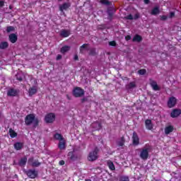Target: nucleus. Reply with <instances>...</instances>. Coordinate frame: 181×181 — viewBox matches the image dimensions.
<instances>
[{"mask_svg":"<svg viewBox=\"0 0 181 181\" xmlns=\"http://www.w3.org/2000/svg\"><path fill=\"white\" fill-rule=\"evenodd\" d=\"M174 16H175V12H170L169 18H174Z\"/></svg>","mask_w":181,"mask_h":181,"instance_id":"nucleus-48","label":"nucleus"},{"mask_svg":"<svg viewBox=\"0 0 181 181\" xmlns=\"http://www.w3.org/2000/svg\"><path fill=\"white\" fill-rule=\"evenodd\" d=\"M16 80L18 81H23V77H22L19 74L16 75Z\"/></svg>","mask_w":181,"mask_h":181,"instance_id":"nucleus-41","label":"nucleus"},{"mask_svg":"<svg viewBox=\"0 0 181 181\" xmlns=\"http://www.w3.org/2000/svg\"><path fill=\"white\" fill-rule=\"evenodd\" d=\"M54 139H56V141H64V137H63V135H62V134H59V133H56L55 134H54Z\"/></svg>","mask_w":181,"mask_h":181,"instance_id":"nucleus-21","label":"nucleus"},{"mask_svg":"<svg viewBox=\"0 0 181 181\" xmlns=\"http://www.w3.org/2000/svg\"><path fill=\"white\" fill-rule=\"evenodd\" d=\"M132 40H133V42H138V43H139V42H142V36H141L139 35H136L133 37Z\"/></svg>","mask_w":181,"mask_h":181,"instance_id":"nucleus-29","label":"nucleus"},{"mask_svg":"<svg viewBox=\"0 0 181 181\" xmlns=\"http://www.w3.org/2000/svg\"><path fill=\"white\" fill-rule=\"evenodd\" d=\"M159 13V8L155 7L151 11V15H158Z\"/></svg>","mask_w":181,"mask_h":181,"instance_id":"nucleus-36","label":"nucleus"},{"mask_svg":"<svg viewBox=\"0 0 181 181\" xmlns=\"http://www.w3.org/2000/svg\"><path fill=\"white\" fill-rule=\"evenodd\" d=\"M91 128L94 129V131H100L103 128L101 123L99 122H94L90 125Z\"/></svg>","mask_w":181,"mask_h":181,"instance_id":"nucleus-13","label":"nucleus"},{"mask_svg":"<svg viewBox=\"0 0 181 181\" xmlns=\"http://www.w3.org/2000/svg\"><path fill=\"white\" fill-rule=\"evenodd\" d=\"M14 148L16 151H21V149L23 148V143L16 142V144H14Z\"/></svg>","mask_w":181,"mask_h":181,"instance_id":"nucleus-26","label":"nucleus"},{"mask_svg":"<svg viewBox=\"0 0 181 181\" xmlns=\"http://www.w3.org/2000/svg\"><path fill=\"white\" fill-rule=\"evenodd\" d=\"M58 148L60 151H64V149H66V141L64 139L59 141L58 144Z\"/></svg>","mask_w":181,"mask_h":181,"instance_id":"nucleus-23","label":"nucleus"},{"mask_svg":"<svg viewBox=\"0 0 181 181\" xmlns=\"http://www.w3.org/2000/svg\"><path fill=\"white\" fill-rule=\"evenodd\" d=\"M119 181H129V176H121L119 177Z\"/></svg>","mask_w":181,"mask_h":181,"instance_id":"nucleus-38","label":"nucleus"},{"mask_svg":"<svg viewBox=\"0 0 181 181\" xmlns=\"http://www.w3.org/2000/svg\"><path fill=\"white\" fill-rule=\"evenodd\" d=\"M181 114L180 109H174L170 113L171 118H177Z\"/></svg>","mask_w":181,"mask_h":181,"instance_id":"nucleus-15","label":"nucleus"},{"mask_svg":"<svg viewBox=\"0 0 181 181\" xmlns=\"http://www.w3.org/2000/svg\"><path fill=\"white\" fill-rule=\"evenodd\" d=\"M125 18L128 21H133V19H134V16H132V14H129L127 16H126Z\"/></svg>","mask_w":181,"mask_h":181,"instance_id":"nucleus-42","label":"nucleus"},{"mask_svg":"<svg viewBox=\"0 0 181 181\" xmlns=\"http://www.w3.org/2000/svg\"><path fill=\"white\" fill-rule=\"evenodd\" d=\"M149 2H150L149 0H144V4H146V5H148Z\"/></svg>","mask_w":181,"mask_h":181,"instance_id":"nucleus-52","label":"nucleus"},{"mask_svg":"<svg viewBox=\"0 0 181 181\" xmlns=\"http://www.w3.org/2000/svg\"><path fill=\"white\" fill-rule=\"evenodd\" d=\"M28 164H30V166H33V168H38V166H40L41 165L39 160H35L33 157L28 158Z\"/></svg>","mask_w":181,"mask_h":181,"instance_id":"nucleus-8","label":"nucleus"},{"mask_svg":"<svg viewBox=\"0 0 181 181\" xmlns=\"http://www.w3.org/2000/svg\"><path fill=\"white\" fill-rule=\"evenodd\" d=\"M8 132L11 138H16V136H18V133H16V131L12 129H9Z\"/></svg>","mask_w":181,"mask_h":181,"instance_id":"nucleus-28","label":"nucleus"},{"mask_svg":"<svg viewBox=\"0 0 181 181\" xmlns=\"http://www.w3.org/2000/svg\"><path fill=\"white\" fill-rule=\"evenodd\" d=\"M71 35L69 30H62L60 32L61 37H69Z\"/></svg>","mask_w":181,"mask_h":181,"instance_id":"nucleus-18","label":"nucleus"},{"mask_svg":"<svg viewBox=\"0 0 181 181\" xmlns=\"http://www.w3.org/2000/svg\"><path fill=\"white\" fill-rule=\"evenodd\" d=\"M144 124L146 129H148V131H152V129H153V124H152L151 119H146Z\"/></svg>","mask_w":181,"mask_h":181,"instance_id":"nucleus-12","label":"nucleus"},{"mask_svg":"<svg viewBox=\"0 0 181 181\" xmlns=\"http://www.w3.org/2000/svg\"><path fill=\"white\" fill-rule=\"evenodd\" d=\"M98 148L95 147L93 151H90L88 156L89 162H94L98 159Z\"/></svg>","mask_w":181,"mask_h":181,"instance_id":"nucleus-2","label":"nucleus"},{"mask_svg":"<svg viewBox=\"0 0 181 181\" xmlns=\"http://www.w3.org/2000/svg\"><path fill=\"white\" fill-rule=\"evenodd\" d=\"M62 55L61 54H58L57 56V58H56V60H62Z\"/></svg>","mask_w":181,"mask_h":181,"instance_id":"nucleus-50","label":"nucleus"},{"mask_svg":"<svg viewBox=\"0 0 181 181\" xmlns=\"http://www.w3.org/2000/svg\"><path fill=\"white\" fill-rule=\"evenodd\" d=\"M81 102L82 103V104H83V103H91V96H86L83 98L81 100Z\"/></svg>","mask_w":181,"mask_h":181,"instance_id":"nucleus-30","label":"nucleus"},{"mask_svg":"<svg viewBox=\"0 0 181 181\" xmlns=\"http://www.w3.org/2000/svg\"><path fill=\"white\" fill-rule=\"evenodd\" d=\"M8 47H9V44L8 43V42H1L0 43V49L1 50H4V49H8Z\"/></svg>","mask_w":181,"mask_h":181,"instance_id":"nucleus-27","label":"nucleus"},{"mask_svg":"<svg viewBox=\"0 0 181 181\" xmlns=\"http://www.w3.org/2000/svg\"><path fill=\"white\" fill-rule=\"evenodd\" d=\"M8 40L11 43H16L18 42V35L15 33H11L8 35Z\"/></svg>","mask_w":181,"mask_h":181,"instance_id":"nucleus-16","label":"nucleus"},{"mask_svg":"<svg viewBox=\"0 0 181 181\" xmlns=\"http://www.w3.org/2000/svg\"><path fill=\"white\" fill-rule=\"evenodd\" d=\"M87 46H88V44H83V45H81L79 48L80 53H83V51L84 50V49H86V50H88V48L87 47Z\"/></svg>","mask_w":181,"mask_h":181,"instance_id":"nucleus-33","label":"nucleus"},{"mask_svg":"<svg viewBox=\"0 0 181 181\" xmlns=\"http://www.w3.org/2000/svg\"><path fill=\"white\" fill-rule=\"evenodd\" d=\"M56 119V115L54 113H48L45 117V121L47 124H52Z\"/></svg>","mask_w":181,"mask_h":181,"instance_id":"nucleus-6","label":"nucleus"},{"mask_svg":"<svg viewBox=\"0 0 181 181\" xmlns=\"http://www.w3.org/2000/svg\"><path fill=\"white\" fill-rule=\"evenodd\" d=\"M170 132H173V126L170 125L165 128V135H169Z\"/></svg>","mask_w":181,"mask_h":181,"instance_id":"nucleus-25","label":"nucleus"},{"mask_svg":"<svg viewBox=\"0 0 181 181\" xmlns=\"http://www.w3.org/2000/svg\"><path fill=\"white\" fill-rule=\"evenodd\" d=\"M150 85L152 87L153 90H154V91H159V90H160L159 86H158V83H156V81H151L150 82Z\"/></svg>","mask_w":181,"mask_h":181,"instance_id":"nucleus-19","label":"nucleus"},{"mask_svg":"<svg viewBox=\"0 0 181 181\" xmlns=\"http://www.w3.org/2000/svg\"><path fill=\"white\" fill-rule=\"evenodd\" d=\"M177 103V99H176V98L172 96L170 97L168 103H167V105L168 107V108H173V107H175V105H176Z\"/></svg>","mask_w":181,"mask_h":181,"instance_id":"nucleus-7","label":"nucleus"},{"mask_svg":"<svg viewBox=\"0 0 181 181\" xmlns=\"http://www.w3.org/2000/svg\"><path fill=\"white\" fill-rule=\"evenodd\" d=\"M100 3L103 4V5H107V6L111 5V1L108 0H100Z\"/></svg>","mask_w":181,"mask_h":181,"instance_id":"nucleus-39","label":"nucleus"},{"mask_svg":"<svg viewBox=\"0 0 181 181\" xmlns=\"http://www.w3.org/2000/svg\"><path fill=\"white\" fill-rule=\"evenodd\" d=\"M27 162H28V158L23 157L20 159L18 162V165L21 167L26 166Z\"/></svg>","mask_w":181,"mask_h":181,"instance_id":"nucleus-22","label":"nucleus"},{"mask_svg":"<svg viewBox=\"0 0 181 181\" xmlns=\"http://www.w3.org/2000/svg\"><path fill=\"white\" fill-rule=\"evenodd\" d=\"M37 93V88L36 86H33L29 88L28 90V94L30 97H32L33 95H35Z\"/></svg>","mask_w":181,"mask_h":181,"instance_id":"nucleus-20","label":"nucleus"},{"mask_svg":"<svg viewBox=\"0 0 181 181\" xmlns=\"http://www.w3.org/2000/svg\"><path fill=\"white\" fill-rule=\"evenodd\" d=\"M66 98H67L68 100H71V98H70V96H69V95H66Z\"/></svg>","mask_w":181,"mask_h":181,"instance_id":"nucleus-53","label":"nucleus"},{"mask_svg":"<svg viewBox=\"0 0 181 181\" xmlns=\"http://www.w3.org/2000/svg\"><path fill=\"white\" fill-rule=\"evenodd\" d=\"M7 95L8 97H16V95H18V90L13 88H11L8 90Z\"/></svg>","mask_w":181,"mask_h":181,"instance_id":"nucleus-17","label":"nucleus"},{"mask_svg":"<svg viewBox=\"0 0 181 181\" xmlns=\"http://www.w3.org/2000/svg\"><path fill=\"white\" fill-rule=\"evenodd\" d=\"M134 87H136V85L135 84V82H130L127 86V88H129V90H131V88H134Z\"/></svg>","mask_w":181,"mask_h":181,"instance_id":"nucleus-35","label":"nucleus"},{"mask_svg":"<svg viewBox=\"0 0 181 181\" xmlns=\"http://www.w3.org/2000/svg\"><path fill=\"white\" fill-rule=\"evenodd\" d=\"M109 45H110V46H113V47H115V46H117V42H115V41H110V42H109Z\"/></svg>","mask_w":181,"mask_h":181,"instance_id":"nucleus-43","label":"nucleus"},{"mask_svg":"<svg viewBox=\"0 0 181 181\" xmlns=\"http://www.w3.org/2000/svg\"><path fill=\"white\" fill-rule=\"evenodd\" d=\"M168 20V16H160V21H167Z\"/></svg>","mask_w":181,"mask_h":181,"instance_id":"nucleus-44","label":"nucleus"},{"mask_svg":"<svg viewBox=\"0 0 181 181\" xmlns=\"http://www.w3.org/2000/svg\"><path fill=\"white\" fill-rule=\"evenodd\" d=\"M70 6H71V4H70L69 2H65V3L59 5V9L60 12H64V11H67V9H69V8H70Z\"/></svg>","mask_w":181,"mask_h":181,"instance_id":"nucleus-11","label":"nucleus"},{"mask_svg":"<svg viewBox=\"0 0 181 181\" xmlns=\"http://www.w3.org/2000/svg\"><path fill=\"white\" fill-rule=\"evenodd\" d=\"M74 60H75V61L78 60V56L77 54H76V55L74 56Z\"/></svg>","mask_w":181,"mask_h":181,"instance_id":"nucleus-51","label":"nucleus"},{"mask_svg":"<svg viewBox=\"0 0 181 181\" xmlns=\"http://www.w3.org/2000/svg\"><path fill=\"white\" fill-rule=\"evenodd\" d=\"M25 124L27 127L33 124V127H39V119L36 118L35 114H29L25 117Z\"/></svg>","mask_w":181,"mask_h":181,"instance_id":"nucleus-1","label":"nucleus"},{"mask_svg":"<svg viewBox=\"0 0 181 181\" xmlns=\"http://www.w3.org/2000/svg\"><path fill=\"white\" fill-rule=\"evenodd\" d=\"M5 6V1H0V8Z\"/></svg>","mask_w":181,"mask_h":181,"instance_id":"nucleus-45","label":"nucleus"},{"mask_svg":"<svg viewBox=\"0 0 181 181\" xmlns=\"http://www.w3.org/2000/svg\"><path fill=\"white\" fill-rule=\"evenodd\" d=\"M118 146H124L125 145V137L122 136L120 141L117 142Z\"/></svg>","mask_w":181,"mask_h":181,"instance_id":"nucleus-31","label":"nucleus"},{"mask_svg":"<svg viewBox=\"0 0 181 181\" xmlns=\"http://www.w3.org/2000/svg\"><path fill=\"white\" fill-rule=\"evenodd\" d=\"M139 156L143 160H146L148 158H149V148H142L140 152Z\"/></svg>","mask_w":181,"mask_h":181,"instance_id":"nucleus-4","label":"nucleus"},{"mask_svg":"<svg viewBox=\"0 0 181 181\" xmlns=\"http://www.w3.org/2000/svg\"><path fill=\"white\" fill-rule=\"evenodd\" d=\"M85 181H91V180H86Z\"/></svg>","mask_w":181,"mask_h":181,"instance_id":"nucleus-54","label":"nucleus"},{"mask_svg":"<svg viewBox=\"0 0 181 181\" xmlns=\"http://www.w3.org/2000/svg\"><path fill=\"white\" fill-rule=\"evenodd\" d=\"M107 165L110 170H115V165H114V163H112V161H107Z\"/></svg>","mask_w":181,"mask_h":181,"instance_id":"nucleus-32","label":"nucleus"},{"mask_svg":"<svg viewBox=\"0 0 181 181\" xmlns=\"http://www.w3.org/2000/svg\"><path fill=\"white\" fill-rule=\"evenodd\" d=\"M133 19H134L136 21V19H139V13H136L134 15V17L133 18Z\"/></svg>","mask_w":181,"mask_h":181,"instance_id":"nucleus-46","label":"nucleus"},{"mask_svg":"<svg viewBox=\"0 0 181 181\" xmlns=\"http://www.w3.org/2000/svg\"><path fill=\"white\" fill-rule=\"evenodd\" d=\"M25 175H27L30 179H36L39 175V172L36 170H28L25 171Z\"/></svg>","mask_w":181,"mask_h":181,"instance_id":"nucleus-5","label":"nucleus"},{"mask_svg":"<svg viewBox=\"0 0 181 181\" xmlns=\"http://www.w3.org/2000/svg\"><path fill=\"white\" fill-rule=\"evenodd\" d=\"M67 156H68V159L69 160H72L73 162H74V160H77V159H78V156L76 154V152H74V151H69L67 154Z\"/></svg>","mask_w":181,"mask_h":181,"instance_id":"nucleus-9","label":"nucleus"},{"mask_svg":"<svg viewBox=\"0 0 181 181\" xmlns=\"http://www.w3.org/2000/svg\"><path fill=\"white\" fill-rule=\"evenodd\" d=\"M132 144L135 146H138V145H139V136H138V134L136 133V132H133Z\"/></svg>","mask_w":181,"mask_h":181,"instance_id":"nucleus-10","label":"nucleus"},{"mask_svg":"<svg viewBox=\"0 0 181 181\" xmlns=\"http://www.w3.org/2000/svg\"><path fill=\"white\" fill-rule=\"evenodd\" d=\"M125 40H127L128 42V40H131V35H127L125 37Z\"/></svg>","mask_w":181,"mask_h":181,"instance_id":"nucleus-49","label":"nucleus"},{"mask_svg":"<svg viewBox=\"0 0 181 181\" xmlns=\"http://www.w3.org/2000/svg\"><path fill=\"white\" fill-rule=\"evenodd\" d=\"M14 30H15V27L13 26L9 25L6 27L7 33H11V32H14Z\"/></svg>","mask_w":181,"mask_h":181,"instance_id":"nucleus-34","label":"nucleus"},{"mask_svg":"<svg viewBox=\"0 0 181 181\" xmlns=\"http://www.w3.org/2000/svg\"><path fill=\"white\" fill-rule=\"evenodd\" d=\"M138 74H140V76H144V74H146V69H140L138 71Z\"/></svg>","mask_w":181,"mask_h":181,"instance_id":"nucleus-40","label":"nucleus"},{"mask_svg":"<svg viewBox=\"0 0 181 181\" xmlns=\"http://www.w3.org/2000/svg\"><path fill=\"white\" fill-rule=\"evenodd\" d=\"M71 49V47L69 45H65L62 47L60 49V52L62 53V54H64V53H67Z\"/></svg>","mask_w":181,"mask_h":181,"instance_id":"nucleus-24","label":"nucleus"},{"mask_svg":"<svg viewBox=\"0 0 181 181\" xmlns=\"http://www.w3.org/2000/svg\"><path fill=\"white\" fill-rule=\"evenodd\" d=\"M73 95L76 97V98H78L80 97H83L84 95V89L76 87L73 90Z\"/></svg>","mask_w":181,"mask_h":181,"instance_id":"nucleus-3","label":"nucleus"},{"mask_svg":"<svg viewBox=\"0 0 181 181\" xmlns=\"http://www.w3.org/2000/svg\"><path fill=\"white\" fill-rule=\"evenodd\" d=\"M64 163H66L64 162V160H61L59 162V165H60V166H63V165H64Z\"/></svg>","mask_w":181,"mask_h":181,"instance_id":"nucleus-47","label":"nucleus"},{"mask_svg":"<svg viewBox=\"0 0 181 181\" xmlns=\"http://www.w3.org/2000/svg\"><path fill=\"white\" fill-rule=\"evenodd\" d=\"M97 54V52H95V48H91L89 50V56H95Z\"/></svg>","mask_w":181,"mask_h":181,"instance_id":"nucleus-37","label":"nucleus"},{"mask_svg":"<svg viewBox=\"0 0 181 181\" xmlns=\"http://www.w3.org/2000/svg\"><path fill=\"white\" fill-rule=\"evenodd\" d=\"M114 13H115V8L114 7H109L107 8V19H109V21H112V16H114Z\"/></svg>","mask_w":181,"mask_h":181,"instance_id":"nucleus-14","label":"nucleus"}]
</instances>
